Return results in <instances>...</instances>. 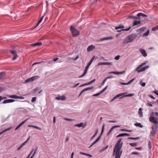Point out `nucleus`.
Wrapping results in <instances>:
<instances>
[{
  "label": "nucleus",
  "mask_w": 158,
  "mask_h": 158,
  "mask_svg": "<svg viewBox=\"0 0 158 158\" xmlns=\"http://www.w3.org/2000/svg\"><path fill=\"white\" fill-rule=\"evenodd\" d=\"M121 139H119L117 141L114 149L113 156H115L114 158H120L122 152L121 149L122 147L123 142L121 143Z\"/></svg>",
  "instance_id": "obj_1"
},
{
  "label": "nucleus",
  "mask_w": 158,
  "mask_h": 158,
  "mask_svg": "<svg viewBox=\"0 0 158 158\" xmlns=\"http://www.w3.org/2000/svg\"><path fill=\"white\" fill-rule=\"evenodd\" d=\"M137 36V35L135 34H132L128 35L125 39V41L126 43H128L131 42Z\"/></svg>",
  "instance_id": "obj_2"
},
{
  "label": "nucleus",
  "mask_w": 158,
  "mask_h": 158,
  "mask_svg": "<svg viewBox=\"0 0 158 158\" xmlns=\"http://www.w3.org/2000/svg\"><path fill=\"white\" fill-rule=\"evenodd\" d=\"M149 121L152 123L154 124L152 127H158V119L154 116L150 115L149 118Z\"/></svg>",
  "instance_id": "obj_3"
},
{
  "label": "nucleus",
  "mask_w": 158,
  "mask_h": 158,
  "mask_svg": "<svg viewBox=\"0 0 158 158\" xmlns=\"http://www.w3.org/2000/svg\"><path fill=\"white\" fill-rule=\"evenodd\" d=\"M146 62H143L139 65L135 69V71L138 73H140L144 71L147 69L149 67L148 66H146L143 67L141 68L142 66L146 64Z\"/></svg>",
  "instance_id": "obj_4"
},
{
  "label": "nucleus",
  "mask_w": 158,
  "mask_h": 158,
  "mask_svg": "<svg viewBox=\"0 0 158 158\" xmlns=\"http://www.w3.org/2000/svg\"><path fill=\"white\" fill-rule=\"evenodd\" d=\"M95 56H94L91 58V59L89 61V62L88 63V64L86 66V67L85 68V69L84 70V73L81 75L79 77V78H81V77H84L86 74V73L87 72L88 70L89 67L90 66V65L91 64H92V63L93 61L94 60V59L95 58Z\"/></svg>",
  "instance_id": "obj_5"
},
{
  "label": "nucleus",
  "mask_w": 158,
  "mask_h": 158,
  "mask_svg": "<svg viewBox=\"0 0 158 158\" xmlns=\"http://www.w3.org/2000/svg\"><path fill=\"white\" fill-rule=\"evenodd\" d=\"M70 30L73 36L76 37L79 35V31L72 26H71Z\"/></svg>",
  "instance_id": "obj_6"
},
{
  "label": "nucleus",
  "mask_w": 158,
  "mask_h": 158,
  "mask_svg": "<svg viewBox=\"0 0 158 158\" xmlns=\"http://www.w3.org/2000/svg\"><path fill=\"white\" fill-rule=\"evenodd\" d=\"M104 126H105V125L103 124L102 126V131L101 132L100 135L99 137H98V138L92 143L91 144L93 146L94 144H95L100 139L101 136L104 132Z\"/></svg>",
  "instance_id": "obj_7"
},
{
  "label": "nucleus",
  "mask_w": 158,
  "mask_h": 158,
  "mask_svg": "<svg viewBox=\"0 0 158 158\" xmlns=\"http://www.w3.org/2000/svg\"><path fill=\"white\" fill-rule=\"evenodd\" d=\"M158 128V127L152 126L151 128L152 130L150 132V136H154L156 134V131Z\"/></svg>",
  "instance_id": "obj_8"
},
{
  "label": "nucleus",
  "mask_w": 158,
  "mask_h": 158,
  "mask_svg": "<svg viewBox=\"0 0 158 158\" xmlns=\"http://www.w3.org/2000/svg\"><path fill=\"white\" fill-rule=\"evenodd\" d=\"M29 119V118H27L23 121H22L20 124H19L15 128V130H17L20 127L23 125Z\"/></svg>",
  "instance_id": "obj_9"
},
{
  "label": "nucleus",
  "mask_w": 158,
  "mask_h": 158,
  "mask_svg": "<svg viewBox=\"0 0 158 158\" xmlns=\"http://www.w3.org/2000/svg\"><path fill=\"white\" fill-rule=\"evenodd\" d=\"M139 52L144 57H146L147 56V54L144 49L140 48L139 49Z\"/></svg>",
  "instance_id": "obj_10"
},
{
  "label": "nucleus",
  "mask_w": 158,
  "mask_h": 158,
  "mask_svg": "<svg viewBox=\"0 0 158 158\" xmlns=\"http://www.w3.org/2000/svg\"><path fill=\"white\" fill-rule=\"evenodd\" d=\"M95 46L93 45L89 46L87 48V50L88 52H91L95 49Z\"/></svg>",
  "instance_id": "obj_11"
},
{
  "label": "nucleus",
  "mask_w": 158,
  "mask_h": 158,
  "mask_svg": "<svg viewBox=\"0 0 158 158\" xmlns=\"http://www.w3.org/2000/svg\"><path fill=\"white\" fill-rule=\"evenodd\" d=\"M56 99L57 100H64L66 99V97L64 95L59 96L58 97H56Z\"/></svg>",
  "instance_id": "obj_12"
},
{
  "label": "nucleus",
  "mask_w": 158,
  "mask_h": 158,
  "mask_svg": "<svg viewBox=\"0 0 158 158\" xmlns=\"http://www.w3.org/2000/svg\"><path fill=\"white\" fill-rule=\"evenodd\" d=\"M29 138L30 137H29L17 149L18 151H19V150H20L23 146L25 145L26 144V143L28 141Z\"/></svg>",
  "instance_id": "obj_13"
},
{
  "label": "nucleus",
  "mask_w": 158,
  "mask_h": 158,
  "mask_svg": "<svg viewBox=\"0 0 158 158\" xmlns=\"http://www.w3.org/2000/svg\"><path fill=\"white\" fill-rule=\"evenodd\" d=\"M120 127V126H118V125H116V126H113L110 128V129L109 131V132L107 133V135H108V136L109 135L111 132L114 129V128H116V127Z\"/></svg>",
  "instance_id": "obj_14"
},
{
  "label": "nucleus",
  "mask_w": 158,
  "mask_h": 158,
  "mask_svg": "<svg viewBox=\"0 0 158 158\" xmlns=\"http://www.w3.org/2000/svg\"><path fill=\"white\" fill-rule=\"evenodd\" d=\"M86 126V124H85L84 125V123H81L80 124H76L75 125V127H83V128H84Z\"/></svg>",
  "instance_id": "obj_15"
},
{
  "label": "nucleus",
  "mask_w": 158,
  "mask_h": 158,
  "mask_svg": "<svg viewBox=\"0 0 158 158\" xmlns=\"http://www.w3.org/2000/svg\"><path fill=\"white\" fill-rule=\"evenodd\" d=\"M124 72V71H121V72H115V71H112L110 72L109 73L110 74H122Z\"/></svg>",
  "instance_id": "obj_16"
},
{
  "label": "nucleus",
  "mask_w": 158,
  "mask_h": 158,
  "mask_svg": "<svg viewBox=\"0 0 158 158\" xmlns=\"http://www.w3.org/2000/svg\"><path fill=\"white\" fill-rule=\"evenodd\" d=\"M15 101V100L13 99H7L4 101L3 103L6 104L13 102Z\"/></svg>",
  "instance_id": "obj_17"
},
{
  "label": "nucleus",
  "mask_w": 158,
  "mask_h": 158,
  "mask_svg": "<svg viewBox=\"0 0 158 158\" xmlns=\"http://www.w3.org/2000/svg\"><path fill=\"white\" fill-rule=\"evenodd\" d=\"M125 93H120L119 94H118L116 95V97L117 98L118 97H120L119 99L123 98L125 97H124L125 96Z\"/></svg>",
  "instance_id": "obj_18"
},
{
  "label": "nucleus",
  "mask_w": 158,
  "mask_h": 158,
  "mask_svg": "<svg viewBox=\"0 0 158 158\" xmlns=\"http://www.w3.org/2000/svg\"><path fill=\"white\" fill-rule=\"evenodd\" d=\"M44 15H43L41 17L40 19L39 20L38 22L36 24V25L35 27V28L36 27H37V26H38L39 25V24L42 22V20H43V19L44 18Z\"/></svg>",
  "instance_id": "obj_19"
},
{
  "label": "nucleus",
  "mask_w": 158,
  "mask_h": 158,
  "mask_svg": "<svg viewBox=\"0 0 158 158\" xmlns=\"http://www.w3.org/2000/svg\"><path fill=\"white\" fill-rule=\"evenodd\" d=\"M146 28L145 27H143L141 28H139L138 29V31H139L140 33H142L145 30H146Z\"/></svg>",
  "instance_id": "obj_20"
},
{
  "label": "nucleus",
  "mask_w": 158,
  "mask_h": 158,
  "mask_svg": "<svg viewBox=\"0 0 158 158\" xmlns=\"http://www.w3.org/2000/svg\"><path fill=\"white\" fill-rule=\"evenodd\" d=\"M137 15L138 17H139L140 16H142L143 17H148V16L147 15H146L143 13H138L137 14Z\"/></svg>",
  "instance_id": "obj_21"
},
{
  "label": "nucleus",
  "mask_w": 158,
  "mask_h": 158,
  "mask_svg": "<svg viewBox=\"0 0 158 158\" xmlns=\"http://www.w3.org/2000/svg\"><path fill=\"white\" fill-rule=\"evenodd\" d=\"M12 128V127L11 126V127H10L8 128L5 129L4 131L0 132V135H2V134H3L4 132L10 130Z\"/></svg>",
  "instance_id": "obj_22"
},
{
  "label": "nucleus",
  "mask_w": 158,
  "mask_h": 158,
  "mask_svg": "<svg viewBox=\"0 0 158 158\" xmlns=\"http://www.w3.org/2000/svg\"><path fill=\"white\" fill-rule=\"evenodd\" d=\"M142 110L141 108H140L139 109L138 114L140 117H142L143 116Z\"/></svg>",
  "instance_id": "obj_23"
},
{
  "label": "nucleus",
  "mask_w": 158,
  "mask_h": 158,
  "mask_svg": "<svg viewBox=\"0 0 158 158\" xmlns=\"http://www.w3.org/2000/svg\"><path fill=\"white\" fill-rule=\"evenodd\" d=\"M28 127H33V128H36V129H38L40 130H42V129L37 126H34V125H28Z\"/></svg>",
  "instance_id": "obj_24"
},
{
  "label": "nucleus",
  "mask_w": 158,
  "mask_h": 158,
  "mask_svg": "<svg viewBox=\"0 0 158 158\" xmlns=\"http://www.w3.org/2000/svg\"><path fill=\"white\" fill-rule=\"evenodd\" d=\"M42 42H37L35 44H31L32 46H40L42 45Z\"/></svg>",
  "instance_id": "obj_25"
},
{
  "label": "nucleus",
  "mask_w": 158,
  "mask_h": 158,
  "mask_svg": "<svg viewBox=\"0 0 158 158\" xmlns=\"http://www.w3.org/2000/svg\"><path fill=\"white\" fill-rule=\"evenodd\" d=\"M113 39L112 37H108L100 39V41H103L104 40H111Z\"/></svg>",
  "instance_id": "obj_26"
},
{
  "label": "nucleus",
  "mask_w": 158,
  "mask_h": 158,
  "mask_svg": "<svg viewBox=\"0 0 158 158\" xmlns=\"http://www.w3.org/2000/svg\"><path fill=\"white\" fill-rule=\"evenodd\" d=\"M5 76V73L1 72L0 73V79H3Z\"/></svg>",
  "instance_id": "obj_27"
},
{
  "label": "nucleus",
  "mask_w": 158,
  "mask_h": 158,
  "mask_svg": "<svg viewBox=\"0 0 158 158\" xmlns=\"http://www.w3.org/2000/svg\"><path fill=\"white\" fill-rule=\"evenodd\" d=\"M131 28V26H130L128 28H127V29H121V30H118L117 31V32H120V31H128Z\"/></svg>",
  "instance_id": "obj_28"
},
{
  "label": "nucleus",
  "mask_w": 158,
  "mask_h": 158,
  "mask_svg": "<svg viewBox=\"0 0 158 158\" xmlns=\"http://www.w3.org/2000/svg\"><path fill=\"white\" fill-rule=\"evenodd\" d=\"M140 23V21H135L133 23V26L137 25L139 24Z\"/></svg>",
  "instance_id": "obj_29"
},
{
  "label": "nucleus",
  "mask_w": 158,
  "mask_h": 158,
  "mask_svg": "<svg viewBox=\"0 0 158 158\" xmlns=\"http://www.w3.org/2000/svg\"><path fill=\"white\" fill-rule=\"evenodd\" d=\"M93 88V86L91 87H88V88H85V89H83L82 90V91H83V92H85V91H87V90H89L92 89Z\"/></svg>",
  "instance_id": "obj_30"
},
{
  "label": "nucleus",
  "mask_w": 158,
  "mask_h": 158,
  "mask_svg": "<svg viewBox=\"0 0 158 158\" xmlns=\"http://www.w3.org/2000/svg\"><path fill=\"white\" fill-rule=\"evenodd\" d=\"M124 27L122 25H119L118 27H116L115 28V29L117 30L120 28H123Z\"/></svg>",
  "instance_id": "obj_31"
},
{
  "label": "nucleus",
  "mask_w": 158,
  "mask_h": 158,
  "mask_svg": "<svg viewBox=\"0 0 158 158\" xmlns=\"http://www.w3.org/2000/svg\"><path fill=\"white\" fill-rule=\"evenodd\" d=\"M33 81L37 80L40 78V77L39 76H35L32 77Z\"/></svg>",
  "instance_id": "obj_32"
},
{
  "label": "nucleus",
  "mask_w": 158,
  "mask_h": 158,
  "mask_svg": "<svg viewBox=\"0 0 158 158\" xmlns=\"http://www.w3.org/2000/svg\"><path fill=\"white\" fill-rule=\"evenodd\" d=\"M33 81V80H32V77H31V78H30L27 79L26 81H25V82L26 83H29V82H32Z\"/></svg>",
  "instance_id": "obj_33"
},
{
  "label": "nucleus",
  "mask_w": 158,
  "mask_h": 158,
  "mask_svg": "<svg viewBox=\"0 0 158 158\" xmlns=\"http://www.w3.org/2000/svg\"><path fill=\"white\" fill-rule=\"evenodd\" d=\"M134 125L137 127H140L141 128L143 127V126L140 123H136L134 124Z\"/></svg>",
  "instance_id": "obj_34"
},
{
  "label": "nucleus",
  "mask_w": 158,
  "mask_h": 158,
  "mask_svg": "<svg viewBox=\"0 0 158 158\" xmlns=\"http://www.w3.org/2000/svg\"><path fill=\"white\" fill-rule=\"evenodd\" d=\"M149 33V30H148L143 35V37H145L148 36Z\"/></svg>",
  "instance_id": "obj_35"
},
{
  "label": "nucleus",
  "mask_w": 158,
  "mask_h": 158,
  "mask_svg": "<svg viewBox=\"0 0 158 158\" xmlns=\"http://www.w3.org/2000/svg\"><path fill=\"white\" fill-rule=\"evenodd\" d=\"M132 147H135L137 146V143H131L129 144Z\"/></svg>",
  "instance_id": "obj_36"
},
{
  "label": "nucleus",
  "mask_w": 158,
  "mask_h": 158,
  "mask_svg": "<svg viewBox=\"0 0 158 158\" xmlns=\"http://www.w3.org/2000/svg\"><path fill=\"white\" fill-rule=\"evenodd\" d=\"M158 30V25L155 27H153L152 28V30L153 31H155L156 30Z\"/></svg>",
  "instance_id": "obj_37"
},
{
  "label": "nucleus",
  "mask_w": 158,
  "mask_h": 158,
  "mask_svg": "<svg viewBox=\"0 0 158 158\" xmlns=\"http://www.w3.org/2000/svg\"><path fill=\"white\" fill-rule=\"evenodd\" d=\"M148 148L150 149H151V148H152L151 142L150 141H149L148 143Z\"/></svg>",
  "instance_id": "obj_38"
},
{
  "label": "nucleus",
  "mask_w": 158,
  "mask_h": 158,
  "mask_svg": "<svg viewBox=\"0 0 158 158\" xmlns=\"http://www.w3.org/2000/svg\"><path fill=\"white\" fill-rule=\"evenodd\" d=\"M128 18L131 19H139V17H137L135 16H128Z\"/></svg>",
  "instance_id": "obj_39"
},
{
  "label": "nucleus",
  "mask_w": 158,
  "mask_h": 158,
  "mask_svg": "<svg viewBox=\"0 0 158 158\" xmlns=\"http://www.w3.org/2000/svg\"><path fill=\"white\" fill-rule=\"evenodd\" d=\"M151 115L154 116V115L158 116V112H152V114H151Z\"/></svg>",
  "instance_id": "obj_40"
},
{
  "label": "nucleus",
  "mask_w": 158,
  "mask_h": 158,
  "mask_svg": "<svg viewBox=\"0 0 158 158\" xmlns=\"http://www.w3.org/2000/svg\"><path fill=\"white\" fill-rule=\"evenodd\" d=\"M9 97L11 98L17 99V96L16 95H9Z\"/></svg>",
  "instance_id": "obj_41"
},
{
  "label": "nucleus",
  "mask_w": 158,
  "mask_h": 158,
  "mask_svg": "<svg viewBox=\"0 0 158 158\" xmlns=\"http://www.w3.org/2000/svg\"><path fill=\"white\" fill-rule=\"evenodd\" d=\"M37 149H38V147H37L36 148V149H35L34 152L33 153V154L32 156H31L30 158H33V157H34V155L36 153V152L37 151Z\"/></svg>",
  "instance_id": "obj_42"
},
{
  "label": "nucleus",
  "mask_w": 158,
  "mask_h": 158,
  "mask_svg": "<svg viewBox=\"0 0 158 158\" xmlns=\"http://www.w3.org/2000/svg\"><path fill=\"white\" fill-rule=\"evenodd\" d=\"M139 138V137H136V138H134V137H129L128 138L129 139H133V140H137Z\"/></svg>",
  "instance_id": "obj_43"
},
{
  "label": "nucleus",
  "mask_w": 158,
  "mask_h": 158,
  "mask_svg": "<svg viewBox=\"0 0 158 158\" xmlns=\"http://www.w3.org/2000/svg\"><path fill=\"white\" fill-rule=\"evenodd\" d=\"M98 130H97L96 131V132L95 133V134L91 138V140H92V139H93L96 136V135H97V134L98 132Z\"/></svg>",
  "instance_id": "obj_44"
},
{
  "label": "nucleus",
  "mask_w": 158,
  "mask_h": 158,
  "mask_svg": "<svg viewBox=\"0 0 158 158\" xmlns=\"http://www.w3.org/2000/svg\"><path fill=\"white\" fill-rule=\"evenodd\" d=\"M134 95V94H126V95H125V96H124V97H131V96H133Z\"/></svg>",
  "instance_id": "obj_45"
},
{
  "label": "nucleus",
  "mask_w": 158,
  "mask_h": 158,
  "mask_svg": "<svg viewBox=\"0 0 158 158\" xmlns=\"http://www.w3.org/2000/svg\"><path fill=\"white\" fill-rule=\"evenodd\" d=\"M11 53L13 54V56L15 55H17L16 54V51L15 50H12L11 51Z\"/></svg>",
  "instance_id": "obj_46"
},
{
  "label": "nucleus",
  "mask_w": 158,
  "mask_h": 158,
  "mask_svg": "<svg viewBox=\"0 0 158 158\" xmlns=\"http://www.w3.org/2000/svg\"><path fill=\"white\" fill-rule=\"evenodd\" d=\"M135 78H134L132 79L130 81H129L127 83L128 85H129L131 83L135 80Z\"/></svg>",
  "instance_id": "obj_47"
},
{
  "label": "nucleus",
  "mask_w": 158,
  "mask_h": 158,
  "mask_svg": "<svg viewBox=\"0 0 158 158\" xmlns=\"http://www.w3.org/2000/svg\"><path fill=\"white\" fill-rule=\"evenodd\" d=\"M124 136V133L120 134L117 135V137H122Z\"/></svg>",
  "instance_id": "obj_48"
},
{
  "label": "nucleus",
  "mask_w": 158,
  "mask_h": 158,
  "mask_svg": "<svg viewBox=\"0 0 158 158\" xmlns=\"http://www.w3.org/2000/svg\"><path fill=\"white\" fill-rule=\"evenodd\" d=\"M120 56L119 55H118L114 57V59L116 60H118L120 58Z\"/></svg>",
  "instance_id": "obj_49"
},
{
  "label": "nucleus",
  "mask_w": 158,
  "mask_h": 158,
  "mask_svg": "<svg viewBox=\"0 0 158 158\" xmlns=\"http://www.w3.org/2000/svg\"><path fill=\"white\" fill-rule=\"evenodd\" d=\"M108 146H109L108 145H107L104 148H102V149L101 150V151H103L105 150H106L108 147Z\"/></svg>",
  "instance_id": "obj_50"
},
{
  "label": "nucleus",
  "mask_w": 158,
  "mask_h": 158,
  "mask_svg": "<svg viewBox=\"0 0 158 158\" xmlns=\"http://www.w3.org/2000/svg\"><path fill=\"white\" fill-rule=\"evenodd\" d=\"M14 57L12 58V60H15L18 57V55H15L13 56Z\"/></svg>",
  "instance_id": "obj_51"
},
{
  "label": "nucleus",
  "mask_w": 158,
  "mask_h": 158,
  "mask_svg": "<svg viewBox=\"0 0 158 158\" xmlns=\"http://www.w3.org/2000/svg\"><path fill=\"white\" fill-rule=\"evenodd\" d=\"M36 99V97L32 98L31 99V102H35V101Z\"/></svg>",
  "instance_id": "obj_52"
},
{
  "label": "nucleus",
  "mask_w": 158,
  "mask_h": 158,
  "mask_svg": "<svg viewBox=\"0 0 158 158\" xmlns=\"http://www.w3.org/2000/svg\"><path fill=\"white\" fill-rule=\"evenodd\" d=\"M112 62H105V65H112Z\"/></svg>",
  "instance_id": "obj_53"
},
{
  "label": "nucleus",
  "mask_w": 158,
  "mask_h": 158,
  "mask_svg": "<svg viewBox=\"0 0 158 158\" xmlns=\"http://www.w3.org/2000/svg\"><path fill=\"white\" fill-rule=\"evenodd\" d=\"M102 65H105V62H100L97 64L98 66H99Z\"/></svg>",
  "instance_id": "obj_54"
},
{
  "label": "nucleus",
  "mask_w": 158,
  "mask_h": 158,
  "mask_svg": "<svg viewBox=\"0 0 158 158\" xmlns=\"http://www.w3.org/2000/svg\"><path fill=\"white\" fill-rule=\"evenodd\" d=\"M17 98L23 99L24 98L21 96H17Z\"/></svg>",
  "instance_id": "obj_55"
},
{
  "label": "nucleus",
  "mask_w": 158,
  "mask_h": 158,
  "mask_svg": "<svg viewBox=\"0 0 158 158\" xmlns=\"http://www.w3.org/2000/svg\"><path fill=\"white\" fill-rule=\"evenodd\" d=\"M34 150V149H33L30 152L29 154L28 155V156L26 158H28L30 157V155H31V153H32L33 152V151Z\"/></svg>",
  "instance_id": "obj_56"
},
{
  "label": "nucleus",
  "mask_w": 158,
  "mask_h": 158,
  "mask_svg": "<svg viewBox=\"0 0 158 158\" xmlns=\"http://www.w3.org/2000/svg\"><path fill=\"white\" fill-rule=\"evenodd\" d=\"M106 79L105 78L104 80H103V81H102V85H103L105 83V82L106 81Z\"/></svg>",
  "instance_id": "obj_57"
},
{
  "label": "nucleus",
  "mask_w": 158,
  "mask_h": 158,
  "mask_svg": "<svg viewBox=\"0 0 158 158\" xmlns=\"http://www.w3.org/2000/svg\"><path fill=\"white\" fill-rule=\"evenodd\" d=\"M148 96L149 97H150V98H152V99H155V98L153 96H152L151 95H148Z\"/></svg>",
  "instance_id": "obj_58"
},
{
  "label": "nucleus",
  "mask_w": 158,
  "mask_h": 158,
  "mask_svg": "<svg viewBox=\"0 0 158 158\" xmlns=\"http://www.w3.org/2000/svg\"><path fill=\"white\" fill-rule=\"evenodd\" d=\"M116 121L110 120L108 121V122L110 123H116Z\"/></svg>",
  "instance_id": "obj_59"
},
{
  "label": "nucleus",
  "mask_w": 158,
  "mask_h": 158,
  "mask_svg": "<svg viewBox=\"0 0 158 158\" xmlns=\"http://www.w3.org/2000/svg\"><path fill=\"white\" fill-rule=\"evenodd\" d=\"M131 154L134 155H138L139 154V153L137 152H133L131 153Z\"/></svg>",
  "instance_id": "obj_60"
},
{
  "label": "nucleus",
  "mask_w": 158,
  "mask_h": 158,
  "mask_svg": "<svg viewBox=\"0 0 158 158\" xmlns=\"http://www.w3.org/2000/svg\"><path fill=\"white\" fill-rule=\"evenodd\" d=\"M58 59H59V58H56L53 59L52 60V61H53L54 62H55L56 61H57V60H58Z\"/></svg>",
  "instance_id": "obj_61"
},
{
  "label": "nucleus",
  "mask_w": 158,
  "mask_h": 158,
  "mask_svg": "<svg viewBox=\"0 0 158 158\" xmlns=\"http://www.w3.org/2000/svg\"><path fill=\"white\" fill-rule=\"evenodd\" d=\"M147 105L148 106H152V107L153 106L152 104H151L150 103H147Z\"/></svg>",
  "instance_id": "obj_62"
},
{
  "label": "nucleus",
  "mask_w": 158,
  "mask_h": 158,
  "mask_svg": "<svg viewBox=\"0 0 158 158\" xmlns=\"http://www.w3.org/2000/svg\"><path fill=\"white\" fill-rule=\"evenodd\" d=\"M121 84L122 85H128V83H123V82H121Z\"/></svg>",
  "instance_id": "obj_63"
},
{
  "label": "nucleus",
  "mask_w": 158,
  "mask_h": 158,
  "mask_svg": "<svg viewBox=\"0 0 158 158\" xmlns=\"http://www.w3.org/2000/svg\"><path fill=\"white\" fill-rule=\"evenodd\" d=\"M79 85V83H77V84H75L74 86H73V88H75L76 87H77V86L78 85Z\"/></svg>",
  "instance_id": "obj_64"
}]
</instances>
